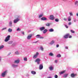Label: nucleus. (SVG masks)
Returning a JSON list of instances; mask_svg holds the SVG:
<instances>
[{
	"mask_svg": "<svg viewBox=\"0 0 78 78\" xmlns=\"http://www.w3.org/2000/svg\"><path fill=\"white\" fill-rule=\"evenodd\" d=\"M70 36V34H67L65 35H64L63 37L64 39H67L69 37V36Z\"/></svg>",
	"mask_w": 78,
	"mask_h": 78,
	"instance_id": "f257e3e1",
	"label": "nucleus"
},
{
	"mask_svg": "<svg viewBox=\"0 0 78 78\" xmlns=\"http://www.w3.org/2000/svg\"><path fill=\"white\" fill-rule=\"evenodd\" d=\"M10 38V35H8L7 37H6L5 40V42H8L9 40V38Z\"/></svg>",
	"mask_w": 78,
	"mask_h": 78,
	"instance_id": "f03ea898",
	"label": "nucleus"
},
{
	"mask_svg": "<svg viewBox=\"0 0 78 78\" xmlns=\"http://www.w3.org/2000/svg\"><path fill=\"white\" fill-rule=\"evenodd\" d=\"M6 73H7V71H4L3 73H2V77H4V76H5V75L6 74Z\"/></svg>",
	"mask_w": 78,
	"mask_h": 78,
	"instance_id": "7ed1b4c3",
	"label": "nucleus"
},
{
	"mask_svg": "<svg viewBox=\"0 0 78 78\" xmlns=\"http://www.w3.org/2000/svg\"><path fill=\"white\" fill-rule=\"evenodd\" d=\"M39 55V53L37 52L36 54L33 57V58L35 59L37 57V56Z\"/></svg>",
	"mask_w": 78,
	"mask_h": 78,
	"instance_id": "20e7f679",
	"label": "nucleus"
},
{
	"mask_svg": "<svg viewBox=\"0 0 78 78\" xmlns=\"http://www.w3.org/2000/svg\"><path fill=\"white\" fill-rule=\"evenodd\" d=\"M20 20L18 18H17L16 19H15L14 20L13 22L14 23H16L17 22L19 21V20Z\"/></svg>",
	"mask_w": 78,
	"mask_h": 78,
	"instance_id": "39448f33",
	"label": "nucleus"
},
{
	"mask_svg": "<svg viewBox=\"0 0 78 78\" xmlns=\"http://www.w3.org/2000/svg\"><path fill=\"white\" fill-rule=\"evenodd\" d=\"M50 20H53L54 19H55V18L53 17V15H50Z\"/></svg>",
	"mask_w": 78,
	"mask_h": 78,
	"instance_id": "423d86ee",
	"label": "nucleus"
},
{
	"mask_svg": "<svg viewBox=\"0 0 78 78\" xmlns=\"http://www.w3.org/2000/svg\"><path fill=\"white\" fill-rule=\"evenodd\" d=\"M39 69L40 70H42L43 69V65L42 64L40 65Z\"/></svg>",
	"mask_w": 78,
	"mask_h": 78,
	"instance_id": "0eeeda50",
	"label": "nucleus"
},
{
	"mask_svg": "<svg viewBox=\"0 0 78 78\" xmlns=\"http://www.w3.org/2000/svg\"><path fill=\"white\" fill-rule=\"evenodd\" d=\"M76 76V74H74V73H72L71 74V76L72 78H74Z\"/></svg>",
	"mask_w": 78,
	"mask_h": 78,
	"instance_id": "6e6552de",
	"label": "nucleus"
},
{
	"mask_svg": "<svg viewBox=\"0 0 78 78\" xmlns=\"http://www.w3.org/2000/svg\"><path fill=\"white\" fill-rule=\"evenodd\" d=\"M19 62H20V61L19 60V59L16 60H15V61L14 62V63L15 64V63L19 64Z\"/></svg>",
	"mask_w": 78,
	"mask_h": 78,
	"instance_id": "1a4fd4ad",
	"label": "nucleus"
},
{
	"mask_svg": "<svg viewBox=\"0 0 78 78\" xmlns=\"http://www.w3.org/2000/svg\"><path fill=\"white\" fill-rule=\"evenodd\" d=\"M31 36H32V35H31V34H30L27 37V39H30L31 37Z\"/></svg>",
	"mask_w": 78,
	"mask_h": 78,
	"instance_id": "9d476101",
	"label": "nucleus"
},
{
	"mask_svg": "<svg viewBox=\"0 0 78 78\" xmlns=\"http://www.w3.org/2000/svg\"><path fill=\"white\" fill-rule=\"evenodd\" d=\"M41 20H47V18L45 17H43L41 18Z\"/></svg>",
	"mask_w": 78,
	"mask_h": 78,
	"instance_id": "9b49d317",
	"label": "nucleus"
},
{
	"mask_svg": "<svg viewBox=\"0 0 78 78\" xmlns=\"http://www.w3.org/2000/svg\"><path fill=\"white\" fill-rule=\"evenodd\" d=\"M49 69L50 70H53V66H50L49 68Z\"/></svg>",
	"mask_w": 78,
	"mask_h": 78,
	"instance_id": "f8f14e48",
	"label": "nucleus"
},
{
	"mask_svg": "<svg viewBox=\"0 0 78 78\" xmlns=\"http://www.w3.org/2000/svg\"><path fill=\"white\" fill-rule=\"evenodd\" d=\"M31 73L32 74H33V75H35L36 73L35 71H31Z\"/></svg>",
	"mask_w": 78,
	"mask_h": 78,
	"instance_id": "ddd939ff",
	"label": "nucleus"
},
{
	"mask_svg": "<svg viewBox=\"0 0 78 78\" xmlns=\"http://www.w3.org/2000/svg\"><path fill=\"white\" fill-rule=\"evenodd\" d=\"M40 29L41 31H43L45 29V27H41Z\"/></svg>",
	"mask_w": 78,
	"mask_h": 78,
	"instance_id": "4468645a",
	"label": "nucleus"
},
{
	"mask_svg": "<svg viewBox=\"0 0 78 78\" xmlns=\"http://www.w3.org/2000/svg\"><path fill=\"white\" fill-rule=\"evenodd\" d=\"M65 72H66V70L63 71L60 73V75H61L62 74H63V73H64Z\"/></svg>",
	"mask_w": 78,
	"mask_h": 78,
	"instance_id": "2eb2a0df",
	"label": "nucleus"
},
{
	"mask_svg": "<svg viewBox=\"0 0 78 78\" xmlns=\"http://www.w3.org/2000/svg\"><path fill=\"white\" fill-rule=\"evenodd\" d=\"M12 66V67H17V66H18V65H14V64H13Z\"/></svg>",
	"mask_w": 78,
	"mask_h": 78,
	"instance_id": "dca6fc26",
	"label": "nucleus"
},
{
	"mask_svg": "<svg viewBox=\"0 0 78 78\" xmlns=\"http://www.w3.org/2000/svg\"><path fill=\"white\" fill-rule=\"evenodd\" d=\"M49 31L50 32H53L54 31V30L53 29H51L49 30Z\"/></svg>",
	"mask_w": 78,
	"mask_h": 78,
	"instance_id": "f3484780",
	"label": "nucleus"
},
{
	"mask_svg": "<svg viewBox=\"0 0 78 78\" xmlns=\"http://www.w3.org/2000/svg\"><path fill=\"white\" fill-rule=\"evenodd\" d=\"M55 43V41L53 40L52 41H51L50 43V44H51V45H52V44H53Z\"/></svg>",
	"mask_w": 78,
	"mask_h": 78,
	"instance_id": "a211bd4d",
	"label": "nucleus"
},
{
	"mask_svg": "<svg viewBox=\"0 0 78 78\" xmlns=\"http://www.w3.org/2000/svg\"><path fill=\"white\" fill-rule=\"evenodd\" d=\"M8 32H9V33H11V32H12V29H11L9 28V29L8 30Z\"/></svg>",
	"mask_w": 78,
	"mask_h": 78,
	"instance_id": "6ab92c4d",
	"label": "nucleus"
},
{
	"mask_svg": "<svg viewBox=\"0 0 78 78\" xmlns=\"http://www.w3.org/2000/svg\"><path fill=\"white\" fill-rule=\"evenodd\" d=\"M40 59L37 58L35 62H40Z\"/></svg>",
	"mask_w": 78,
	"mask_h": 78,
	"instance_id": "aec40b11",
	"label": "nucleus"
},
{
	"mask_svg": "<svg viewBox=\"0 0 78 78\" xmlns=\"http://www.w3.org/2000/svg\"><path fill=\"white\" fill-rule=\"evenodd\" d=\"M69 75V74H65L64 76H63L64 78H66L67 76Z\"/></svg>",
	"mask_w": 78,
	"mask_h": 78,
	"instance_id": "412c9836",
	"label": "nucleus"
},
{
	"mask_svg": "<svg viewBox=\"0 0 78 78\" xmlns=\"http://www.w3.org/2000/svg\"><path fill=\"white\" fill-rule=\"evenodd\" d=\"M49 55L51 56H53V53H52L51 52L49 54Z\"/></svg>",
	"mask_w": 78,
	"mask_h": 78,
	"instance_id": "4be33fe9",
	"label": "nucleus"
},
{
	"mask_svg": "<svg viewBox=\"0 0 78 78\" xmlns=\"http://www.w3.org/2000/svg\"><path fill=\"white\" fill-rule=\"evenodd\" d=\"M46 25L47 27H49V26H50V23H47L46 24Z\"/></svg>",
	"mask_w": 78,
	"mask_h": 78,
	"instance_id": "5701e85b",
	"label": "nucleus"
},
{
	"mask_svg": "<svg viewBox=\"0 0 78 78\" xmlns=\"http://www.w3.org/2000/svg\"><path fill=\"white\" fill-rule=\"evenodd\" d=\"M47 29H45L43 31V33L45 34L46 33H47Z\"/></svg>",
	"mask_w": 78,
	"mask_h": 78,
	"instance_id": "b1692460",
	"label": "nucleus"
},
{
	"mask_svg": "<svg viewBox=\"0 0 78 78\" xmlns=\"http://www.w3.org/2000/svg\"><path fill=\"white\" fill-rule=\"evenodd\" d=\"M61 57V55L60 54H58L57 56V57L58 58H60Z\"/></svg>",
	"mask_w": 78,
	"mask_h": 78,
	"instance_id": "393cba45",
	"label": "nucleus"
},
{
	"mask_svg": "<svg viewBox=\"0 0 78 78\" xmlns=\"http://www.w3.org/2000/svg\"><path fill=\"white\" fill-rule=\"evenodd\" d=\"M3 47H4V46L3 45L1 46H0V50L1 49H2L3 48Z\"/></svg>",
	"mask_w": 78,
	"mask_h": 78,
	"instance_id": "a878e982",
	"label": "nucleus"
},
{
	"mask_svg": "<svg viewBox=\"0 0 78 78\" xmlns=\"http://www.w3.org/2000/svg\"><path fill=\"white\" fill-rule=\"evenodd\" d=\"M55 22H59V19H56L55 20Z\"/></svg>",
	"mask_w": 78,
	"mask_h": 78,
	"instance_id": "bb28decb",
	"label": "nucleus"
},
{
	"mask_svg": "<svg viewBox=\"0 0 78 78\" xmlns=\"http://www.w3.org/2000/svg\"><path fill=\"white\" fill-rule=\"evenodd\" d=\"M70 31L72 33H75V31L73 30H70Z\"/></svg>",
	"mask_w": 78,
	"mask_h": 78,
	"instance_id": "cd10ccee",
	"label": "nucleus"
},
{
	"mask_svg": "<svg viewBox=\"0 0 78 78\" xmlns=\"http://www.w3.org/2000/svg\"><path fill=\"white\" fill-rule=\"evenodd\" d=\"M40 49H41V50L42 51H43L44 50V48H43V47H42L41 46L40 47Z\"/></svg>",
	"mask_w": 78,
	"mask_h": 78,
	"instance_id": "c85d7f7f",
	"label": "nucleus"
},
{
	"mask_svg": "<svg viewBox=\"0 0 78 78\" xmlns=\"http://www.w3.org/2000/svg\"><path fill=\"white\" fill-rule=\"evenodd\" d=\"M9 26H11L12 25V21H10L9 23Z\"/></svg>",
	"mask_w": 78,
	"mask_h": 78,
	"instance_id": "c756f323",
	"label": "nucleus"
},
{
	"mask_svg": "<svg viewBox=\"0 0 78 78\" xmlns=\"http://www.w3.org/2000/svg\"><path fill=\"white\" fill-rule=\"evenodd\" d=\"M24 61H27V57H25L24 58Z\"/></svg>",
	"mask_w": 78,
	"mask_h": 78,
	"instance_id": "7c9ffc66",
	"label": "nucleus"
},
{
	"mask_svg": "<svg viewBox=\"0 0 78 78\" xmlns=\"http://www.w3.org/2000/svg\"><path fill=\"white\" fill-rule=\"evenodd\" d=\"M42 16H43V14L40 15L39 16V18H41V17H42Z\"/></svg>",
	"mask_w": 78,
	"mask_h": 78,
	"instance_id": "2f4dec72",
	"label": "nucleus"
},
{
	"mask_svg": "<svg viewBox=\"0 0 78 78\" xmlns=\"http://www.w3.org/2000/svg\"><path fill=\"white\" fill-rule=\"evenodd\" d=\"M38 38H39L40 39H44V37L40 36L38 37Z\"/></svg>",
	"mask_w": 78,
	"mask_h": 78,
	"instance_id": "473e14b6",
	"label": "nucleus"
},
{
	"mask_svg": "<svg viewBox=\"0 0 78 78\" xmlns=\"http://www.w3.org/2000/svg\"><path fill=\"white\" fill-rule=\"evenodd\" d=\"M55 78H58V76L57 75H55L54 76Z\"/></svg>",
	"mask_w": 78,
	"mask_h": 78,
	"instance_id": "72a5a7b5",
	"label": "nucleus"
},
{
	"mask_svg": "<svg viewBox=\"0 0 78 78\" xmlns=\"http://www.w3.org/2000/svg\"><path fill=\"white\" fill-rule=\"evenodd\" d=\"M15 54H16V55H19V52H18V51H16L15 52Z\"/></svg>",
	"mask_w": 78,
	"mask_h": 78,
	"instance_id": "f704fd0d",
	"label": "nucleus"
},
{
	"mask_svg": "<svg viewBox=\"0 0 78 78\" xmlns=\"http://www.w3.org/2000/svg\"><path fill=\"white\" fill-rule=\"evenodd\" d=\"M63 20H64L65 21H67V18H64Z\"/></svg>",
	"mask_w": 78,
	"mask_h": 78,
	"instance_id": "c9c22d12",
	"label": "nucleus"
},
{
	"mask_svg": "<svg viewBox=\"0 0 78 78\" xmlns=\"http://www.w3.org/2000/svg\"><path fill=\"white\" fill-rule=\"evenodd\" d=\"M78 3V1H76L75 2V5H77V4Z\"/></svg>",
	"mask_w": 78,
	"mask_h": 78,
	"instance_id": "e433bc0d",
	"label": "nucleus"
},
{
	"mask_svg": "<svg viewBox=\"0 0 78 78\" xmlns=\"http://www.w3.org/2000/svg\"><path fill=\"white\" fill-rule=\"evenodd\" d=\"M6 27H5L2 29V30H6Z\"/></svg>",
	"mask_w": 78,
	"mask_h": 78,
	"instance_id": "4c0bfd02",
	"label": "nucleus"
},
{
	"mask_svg": "<svg viewBox=\"0 0 78 78\" xmlns=\"http://www.w3.org/2000/svg\"><path fill=\"white\" fill-rule=\"evenodd\" d=\"M69 14H70V15L71 16L73 15V14H72V12H70Z\"/></svg>",
	"mask_w": 78,
	"mask_h": 78,
	"instance_id": "58836bf2",
	"label": "nucleus"
},
{
	"mask_svg": "<svg viewBox=\"0 0 78 78\" xmlns=\"http://www.w3.org/2000/svg\"><path fill=\"white\" fill-rule=\"evenodd\" d=\"M65 27L66 28H69V27L67 25H65Z\"/></svg>",
	"mask_w": 78,
	"mask_h": 78,
	"instance_id": "ea45409f",
	"label": "nucleus"
},
{
	"mask_svg": "<svg viewBox=\"0 0 78 78\" xmlns=\"http://www.w3.org/2000/svg\"><path fill=\"white\" fill-rule=\"evenodd\" d=\"M17 31H19H19H20V29H19V28H18L17 30Z\"/></svg>",
	"mask_w": 78,
	"mask_h": 78,
	"instance_id": "a19ab883",
	"label": "nucleus"
},
{
	"mask_svg": "<svg viewBox=\"0 0 78 78\" xmlns=\"http://www.w3.org/2000/svg\"><path fill=\"white\" fill-rule=\"evenodd\" d=\"M72 36H69V37H69V38H71L72 37Z\"/></svg>",
	"mask_w": 78,
	"mask_h": 78,
	"instance_id": "79ce46f5",
	"label": "nucleus"
},
{
	"mask_svg": "<svg viewBox=\"0 0 78 78\" xmlns=\"http://www.w3.org/2000/svg\"><path fill=\"white\" fill-rule=\"evenodd\" d=\"M68 21H71V19H68Z\"/></svg>",
	"mask_w": 78,
	"mask_h": 78,
	"instance_id": "37998d69",
	"label": "nucleus"
},
{
	"mask_svg": "<svg viewBox=\"0 0 78 78\" xmlns=\"http://www.w3.org/2000/svg\"><path fill=\"white\" fill-rule=\"evenodd\" d=\"M71 22H70L69 23L68 25H70L71 24Z\"/></svg>",
	"mask_w": 78,
	"mask_h": 78,
	"instance_id": "c03bdc74",
	"label": "nucleus"
},
{
	"mask_svg": "<svg viewBox=\"0 0 78 78\" xmlns=\"http://www.w3.org/2000/svg\"><path fill=\"white\" fill-rule=\"evenodd\" d=\"M65 48L66 49H68V47H67V46L65 47Z\"/></svg>",
	"mask_w": 78,
	"mask_h": 78,
	"instance_id": "a18cd8bd",
	"label": "nucleus"
},
{
	"mask_svg": "<svg viewBox=\"0 0 78 78\" xmlns=\"http://www.w3.org/2000/svg\"><path fill=\"white\" fill-rule=\"evenodd\" d=\"M55 63H57V62H58L57 61V60H55Z\"/></svg>",
	"mask_w": 78,
	"mask_h": 78,
	"instance_id": "49530a36",
	"label": "nucleus"
},
{
	"mask_svg": "<svg viewBox=\"0 0 78 78\" xmlns=\"http://www.w3.org/2000/svg\"><path fill=\"white\" fill-rule=\"evenodd\" d=\"M36 36H39V37H40V36H41V35H37Z\"/></svg>",
	"mask_w": 78,
	"mask_h": 78,
	"instance_id": "de8ad7c7",
	"label": "nucleus"
},
{
	"mask_svg": "<svg viewBox=\"0 0 78 78\" xmlns=\"http://www.w3.org/2000/svg\"><path fill=\"white\" fill-rule=\"evenodd\" d=\"M22 34H23V35H24V32H22Z\"/></svg>",
	"mask_w": 78,
	"mask_h": 78,
	"instance_id": "09e8293b",
	"label": "nucleus"
},
{
	"mask_svg": "<svg viewBox=\"0 0 78 78\" xmlns=\"http://www.w3.org/2000/svg\"><path fill=\"white\" fill-rule=\"evenodd\" d=\"M59 47V45L57 44L56 45V47Z\"/></svg>",
	"mask_w": 78,
	"mask_h": 78,
	"instance_id": "8fccbe9b",
	"label": "nucleus"
},
{
	"mask_svg": "<svg viewBox=\"0 0 78 78\" xmlns=\"http://www.w3.org/2000/svg\"><path fill=\"white\" fill-rule=\"evenodd\" d=\"M76 16H77V17H78V13H77L76 14Z\"/></svg>",
	"mask_w": 78,
	"mask_h": 78,
	"instance_id": "3c124183",
	"label": "nucleus"
},
{
	"mask_svg": "<svg viewBox=\"0 0 78 78\" xmlns=\"http://www.w3.org/2000/svg\"><path fill=\"white\" fill-rule=\"evenodd\" d=\"M37 63L38 64H39V62H37Z\"/></svg>",
	"mask_w": 78,
	"mask_h": 78,
	"instance_id": "603ef678",
	"label": "nucleus"
},
{
	"mask_svg": "<svg viewBox=\"0 0 78 78\" xmlns=\"http://www.w3.org/2000/svg\"><path fill=\"white\" fill-rule=\"evenodd\" d=\"M37 41L35 42H34V43H37Z\"/></svg>",
	"mask_w": 78,
	"mask_h": 78,
	"instance_id": "864d4df0",
	"label": "nucleus"
},
{
	"mask_svg": "<svg viewBox=\"0 0 78 78\" xmlns=\"http://www.w3.org/2000/svg\"><path fill=\"white\" fill-rule=\"evenodd\" d=\"M1 58L0 57V60L1 59Z\"/></svg>",
	"mask_w": 78,
	"mask_h": 78,
	"instance_id": "5fc2aeb1",
	"label": "nucleus"
}]
</instances>
